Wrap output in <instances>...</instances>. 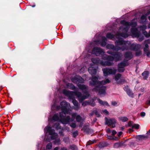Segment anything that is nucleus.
<instances>
[{
  "mask_svg": "<svg viewBox=\"0 0 150 150\" xmlns=\"http://www.w3.org/2000/svg\"><path fill=\"white\" fill-rule=\"evenodd\" d=\"M102 112L104 114L106 115H107L108 114V112L106 110H102Z\"/></svg>",
  "mask_w": 150,
  "mask_h": 150,
  "instance_id": "4c0bfd02",
  "label": "nucleus"
},
{
  "mask_svg": "<svg viewBox=\"0 0 150 150\" xmlns=\"http://www.w3.org/2000/svg\"><path fill=\"white\" fill-rule=\"evenodd\" d=\"M140 115L142 117H143L145 116V113L144 112H142L140 113Z\"/></svg>",
  "mask_w": 150,
  "mask_h": 150,
  "instance_id": "c03bdc74",
  "label": "nucleus"
},
{
  "mask_svg": "<svg viewBox=\"0 0 150 150\" xmlns=\"http://www.w3.org/2000/svg\"><path fill=\"white\" fill-rule=\"evenodd\" d=\"M70 126L72 128H74L76 127V125L75 123H72L70 124Z\"/></svg>",
  "mask_w": 150,
  "mask_h": 150,
  "instance_id": "e433bc0d",
  "label": "nucleus"
},
{
  "mask_svg": "<svg viewBox=\"0 0 150 150\" xmlns=\"http://www.w3.org/2000/svg\"><path fill=\"white\" fill-rule=\"evenodd\" d=\"M115 79L116 81V83L118 84H123L125 81V80L122 78L121 75L118 73L115 76Z\"/></svg>",
  "mask_w": 150,
  "mask_h": 150,
  "instance_id": "ddd939ff",
  "label": "nucleus"
},
{
  "mask_svg": "<svg viewBox=\"0 0 150 150\" xmlns=\"http://www.w3.org/2000/svg\"><path fill=\"white\" fill-rule=\"evenodd\" d=\"M94 143V142L90 141H88L87 142L86 144L87 145H90V144H93Z\"/></svg>",
  "mask_w": 150,
  "mask_h": 150,
  "instance_id": "58836bf2",
  "label": "nucleus"
},
{
  "mask_svg": "<svg viewBox=\"0 0 150 150\" xmlns=\"http://www.w3.org/2000/svg\"><path fill=\"white\" fill-rule=\"evenodd\" d=\"M112 135H114L116 134L117 132L115 130H113L112 132Z\"/></svg>",
  "mask_w": 150,
  "mask_h": 150,
  "instance_id": "37998d69",
  "label": "nucleus"
},
{
  "mask_svg": "<svg viewBox=\"0 0 150 150\" xmlns=\"http://www.w3.org/2000/svg\"><path fill=\"white\" fill-rule=\"evenodd\" d=\"M105 124L109 127L112 128H114L115 127V124L116 123V121L114 118L108 119L105 118Z\"/></svg>",
  "mask_w": 150,
  "mask_h": 150,
  "instance_id": "9b49d317",
  "label": "nucleus"
},
{
  "mask_svg": "<svg viewBox=\"0 0 150 150\" xmlns=\"http://www.w3.org/2000/svg\"><path fill=\"white\" fill-rule=\"evenodd\" d=\"M106 131L109 134L111 133V131L110 130V129L109 128L106 129Z\"/></svg>",
  "mask_w": 150,
  "mask_h": 150,
  "instance_id": "49530a36",
  "label": "nucleus"
},
{
  "mask_svg": "<svg viewBox=\"0 0 150 150\" xmlns=\"http://www.w3.org/2000/svg\"><path fill=\"white\" fill-rule=\"evenodd\" d=\"M78 134V133L77 131H75L73 133V137H76Z\"/></svg>",
  "mask_w": 150,
  "mask_h": 150,
  "instance_id": "c9c22d12",
  "label": "nucleus"
},
{
  "mask_svg": "<svg viewBox=\"0 0 150 150\" xmlns=\"http://www.w3.org/2000/svg\"><path fill=\"white\" fill-rule=\"evenodd\" d=\"M111 104L112 105L115 106L117 105V103L115 101H112V102Z\"/></svg>",
  "mask_w": 150,
  "mask_h": 150,
  "instance_id": "79ce46f5",
  "label": "nucleus"
},
{
  "mask_svg": "<svg viewBox=\"0 0 150 150\" xmlns=\"http://www.w3.org/2000/svg\"><path fill=\"white\" fill-rule=\"evenodd\" d=\"M144 44H145V48H148L149 46L148 44H146L144 42Z\"/></svg>",
  "mask_w": 150,
  "mask_h": 150,
  "instance_id": "864d4df0",
  "label": "nucleus"
},
{
  "mask_svg": "<svg viewBox=\"0 0 150 150\" xmlns=\"http://www.w3.org/2000/svg\"><path fill=\"white\" fill-rule=\"evenodd\" d=\"M148 133L150 135V129L148 132Z\"/></svg>",
  "mask_w": 150,
  "mask_h": 150,
  "instance_id": "13d9d810",
  "label": "nucleus"
},
{
  "mask_svg": "<svg viewBox=\"0 0 150 150\" xmlns=\"http://www.w3.org/2000/svg\"><path fill=\"white\" fill-rule=\"evenodd\" d=\"M130 126H131L133 128H134L136 129H138L139 128V125L137 124H133V123L132 122H130L129 123Z\"/></svg>",
  "mask_w": 150,
  "mask_h": 150,
  "instance_id": "aec40b11",
  "label": "nucleus"
},
{
  "mask_svg": "<svg viewBox=\"0 0 150 150\" xmlns=\"http://www.w3.org/2000/svg\"><path fill=\"white\" fill-rule=\"evenodd\" d=\"M58 149L59 148L57 147H56L54 149V150H58Z\"/></svg>",
  "mask_w": 150,
  "mask_h": 150,
  "instance_id": "5fc2aeb1",
  "label": "nucleus"
},
{
  "mask_svg": "<svg viewBox=\"0 0 150 150\" xmlns=\"http://www.w3.org/2000/svg\"><path fill=\"white\" fill-rule=\"evenodd\" d=\"M146 16L144 15H142L140 21V23L142 24H146Z\"/></svg>",
  "mask_w": 150,
  "mask_h": 150,
  "instance_id": "6ab92c4d",
  "label": "nucleus"
},
{
  "mask_svg": "<svg viewBox=\"0 0 150 150\" xmlns=\"http://www.w3.org/2000/svg\"><path fill=\"white\" fill-rule=\"evenodd\" d=\"M69 149L71 150H78V149L76 146L74 145H71Z\"/></svg>",
  "mask_w": 150,
  "mask_h": 150,
  "instance_id": "a878e982",
  "label": "nucleus"
},
{
  "mask_svg": "<svg viewBox=\"0 0 150 150\" xmlns=\"http://www.w3.org/2000/svg\"><path fill=\"white\" fill-rule=\"evenodd\" d=\"M122 132H119V133L118 134V137H120L121 135L122 134Z\"/></svg>",
  "mask_w": 150,
  "mask_h": 150,
  "instance_id": "8fccbe9b",
  "label": "nucleus"
},
{
  "mask_svg": "<svg viewBox=\"0 0 150 150\" xmlns=\"http://www.w3.org/2000/svg\"><path fill=\"white\" fill-rule=\"evenodd\" d=\"M95 113L93 112V111H91V112L90 113L89 115L91 116H93L94 114Z\"/></svg>",
  "mask_w": 150,
  "mask_h": 150,
  "instance_id": "09e8293b",
  "label": "nucleus"
},
{
  "mask_svg": "<svg viewBox=\"0 0 150 150\" xmlns=\"http://www.w3.org/2000/svg\"><path fill=\"white\" fill-rule=\"evenodd\" d=\"M91 131V130L88 128H86L84 131V132L88 134H90Z\"/></svg>",
  "mask_w": 150,
  "mask_h": 150,
  "instance_id": "7c9ffc66",
  "label": "nucleus"
},
{
  "mask_svg": "<svg viewBox=\"0 0 150 150\" xmlns=\"http://www.w3.org/2000/svg\"><path fill=\"white\" fill-rule=\"evenodd\" d=\"M107 53L109 54L114 56V57L110 55H107L104 54V52L100 48L94 47L92 53L95 54L96 56L103 55L102 58L103 59L107 60V61H103L98 58H92L91 59L92 62L95 64L100 65L102 66H110L113 65L114 63L112 62L114 60L116 61L121 60L122 56V54L120 52L115 53L111 50H109Z\"/></svg>",
  "mask_w": 150,
  "mask_h": 150,
  "instance_id": "f03ea898",
  "label": "nucleus"
},
{
  "mask_svg": "<svg viewBox=\"0 0 150 150\" xmlns=\"http://www.w3.org/2000/svg\"><path fill=\"white\" fill-rule=\"evenodd\" d=\"M86 69L87 68L86 67L84 66L80 69L79 72L81 73H83L84 72V71L85 70H86Z\"/></svg>",
  "mask_w": 150,
  "mask_h": 150,
  "instance_id": "c756f323",
  "label": "nucleus"
},
{
  "mask_svg": "<svg viewBox=\"0 0 150 150\" xmlns=\"http://www.w3.org/2000/svg\"><path fill=\"white\" fill-rule=\"evenodd\" d=\"M146 104L147 105H150V100H148L146 101Z\"/></svg>",
  "mask_w": 150,
  "mask_h": 150,
  "instance_id": "de8ad7c7",
  "label": "nucleus"
},
{
  "mask_svg": "<svg viewBox=\"0 0 150 150\" xmlns=\"http://www.w3.org/2000/svg\"><path fill=\"white\" fill-rule=\"evenodd\" d=\"M79 88L83 91L84 93L83 96L81 93L77 91H71L64 89L63 91V94L70 99H73L74 96H76L79 101H81L87 98L89 96V93L87 91L88 86L83 84H77Z\"/></svg>",
  "mask_w": 150,
  "mask_h": 150,
  "instance_id": "39448f33",
  "label": "nucleus"
},
{
  "mask_svg": "<svg viewBox=\"0 0 150 150\" xmlns=\"http://www.w3.org/2000/svg\"><path fill=\"white\" fill-rule=\"evenodd\" d=\"M74 98H74L73 99H71L73 100L72 103L75 106V107L74 108V109L76 110H77L79 108V106L78 105V103L77 101L75 100H73Z\"/></svg>",
  "mask_w": 150,
  "mask_h": 150,
  "instance_id": "a211bd4d",
  "label": "nucleus"
},
{
  "mask_svg": "<svg viewBox=\"0 0 150 150\" xmlns=\"http://www.w3.org/2000/svg\"><path fill=\"white\" fill-rule=\"evenodd\" d=\"M107 39L105 37H102L100 41L98 40L96 41L95 43L96 45L100 44V45L102 47H104L106 45Z\"/></svg>",
  "mask_w": 150,
  "mask_h": 150,
  "instance_id": "2eb2a0df",
  "label": "nucleus"
},
{
  "mask_svg": "<svg viewBox=\"0 0 150 150\" xmlns=\"http://www.w3.org/2000/svg\"><path fill=\"white\" fill-rule=\"evenodd\" d=\"M148 27L149 28H150V23H149L148 25Z\"/></svg>",
  "mask_w": 150,
  "mask_h": 150,
  "instance_id": "bf43d9fd",
  "label": "nucleus"
},
{
  "mask_svg": "<svg viewBox=\"0 0 150 150\" xmlns=\"http://www.w3.org/2000/svg\"><path fill=\"white\" fill-rule=\"evenodd\" d=\"M148 19L149 20V21H150V16H149Z\"/></svg>",
  "mask_w": 150,
  "mask_h": 150,
  "instance_id": "052dcab7",
  "label": "nucleus"
},
{
  "mask_svg": "<svg viewBox=\"0 0 150 150\" xmlns=\"http://www.w3.org/2000/svg\"><path fill=\"white\" fill-rule=\"evenodd\" d=\"M121 24L123 25L121 26L120 28L118 31L116 33H115L114 35L112 34V33H109L106 35V37L112 40H115L116 38L117 40H123L120 38V37L126 38L128 37L129 35L127 33V31L129 29L130 27L131 26L132 28L131 30V33L133 37L138 38L140 35V32L135 27L137 25V23L134 21H132L131 22L126 21L123 20L121 21Z\"/></svg>",
  "mask_w": 150,
  "mask_h": 150,
  "instance_id": "f257e3e1",
  "label": "nucleus"
},
{
  "mask_svg": "<svg viewBox=\"0 0 150 150\" xmlns=\"http://www.w3.org/2000/svg\"><path fill=\"white\" fill-rule=\"evenodd\" d=\"M93 112L95 113V115L98 117H99L100 116V114L97 112L96 110H93Z\"/></svg>",
  "mask_w": 150,
  "mask_h": 150,
  "instance_id": "2f4dec72",
  "label": "nucleus"
},
{
  "mask_svg": "<svg viewBox=\"0 0 150 150\" xmlns=\"http://www.w3.org/2000/svg\"><path fill=\"white\" fill-rule=\"evenodd\" d=\"M98 68V67H94V66H93L90 67L88 69V72L92 76V79L93 77H96L95 76H94L95 75L96 73L97 70ZM91 82H92V79H91V81L89 82V83Z\"/></svg>",
  "mask_w": 150,
  "mask_h": 150,
  "instance_id": "4468645a",
  "label": "nucleus"
},
{
  "mask_svg": "<svg viewBox=\"0 0 150 150\" xmlns=\"http://www.w3.org/2000/svg\"><path fill=\"white\" fill-rule=\"evenodd\" d=\"M115 44V47L113 45L108 44L106 45V47L107 49H111L113 51L127 50L129 49L132 50L137 51L141 47V45L140 44H137L134 43L131 44L130 41H125L121 39L116 40Z\"/></svg>",
  "mask_w": 150,
  "mask_h": 150,
  "instance_id": "20e7f679",
  "label": "nucleus"
},
{
  "mask_svg": "<svg viewBox=\"0 0 150 150\" xmlns=\"http://www.w3.org/2000/svg\"><path fill=\"white\" fill-rule=\"evenodd\" d=\"M52 147V144L51 143L48 144L46 147V149L49 150Z\"/></svg>",
  "mask_w": 150,
  "mask_h": 150,
  "instance_id": "473e14b6",
  "label": "nucleus"
},
{
  "mask_svg": "<svg viewBox=\"0 0 150 150\" xmlns=\"http://www.w3.org/2000/svg\"><path fill=\"white\" fill-rule=\"evenodd\" d=\"M35 5H33L32 7H35Z\"/></svg>",
  "mask_w": 150,
  "mask_h": 150,
  "instance_id": "680f3d73",
  "label": "nucleus"
},
{
  "mask_svg": "<svg viewBox=\"0 0 150 150\" xmlns=\"http://www.w3.org/2000/svg\"><path fill=\"white\" fill-rule=\"evenodd\" d=\"M61 106H57L55 108H54L55 106V105L54 104V105H53L51 108L52 109V110H54L55 109L57 110H59L60 109H61L62 112H60L59 115L58 114H54L53 116L52 117V121H54V122L56 121H59V122H61L62 124H63L61 120V119H60V113L63 112L62 110V106L60 105Z\"/></svg>",
  "mask_w": 150,
  "mask_h": 150,
  "instance_id": "1a4fd4ad",
  "label": "nucleus"
},
{
  "mask_svg": "<svg viewBox=\"0 0 150 150\" xmlns=\"http://www.w3.org/2000/svg\"><path fill=\"white\" fill-rule=\"evenodd\" d=\"M124 57L128 60L127 61L124 60L123 62L118 64L117 70L119 72H122L124 71V67L129 65L128 60L132 58L133 57V55L132 52H127L125 53Z\"/></svg>",
  "mask_w": 150,
  "mask_h": 150,
  "instance_id": "6e6552de",
  "label": "nucleus"
},
{
  "mask_svg": "<svg viewBox=\"0 0 150 150\" xmlns=\"http://www.w3.org/2000/svg\"><path fill=\"white\" fill-rule=\"evenodd\" d=\"M144 43H146V44H149L150 43V40L148 39L145 41Z\"/></svg>",
  "mask_w": 150,
  "mask_h": 150,
  "instance_id": "a19ab883",
  "label": "nucleus"
},
{
  "mask_svg": "<svg viewBox=\"0 0 150 150\" xmlns=\"http://www.w3.org/2000/svg\"><path fill=\"white\" fill-rule=\"evenodd\" d=\"M60 105L62 106V110L63 112L60 113V118L63 124H69L71 122L73 121L75 118L77 122H80L83 121L80 115H77L76 113H74L71 114V118L69 116H66L67 114H71V109L69 103L65 101H63L60 103Z\"/></svg>",
  "mask_w": 150,
  "mask_h": 150,
  "instance_id": "7ed1b4c3",
  "label": "nucleus"
},
{
  "mask_svg": "<svg viewBox=\"0 0 150 150\" xmlns=\"http://www.w3.org/2000/svg\"><path fill=\"white\" fill-rule=\"evenodd\" d=\"M120 121H121L123 122H125L128 120V118L125 117H121L119 118Z\"/></svg>",
  "mask_w": 150,
  "mask_h": 150,
  "instance_id": "393cba45",
  "label": "nucleus"
},
{
  "mask_svg": "<svg viewBox=\"0 0 150 150\" xmlns=\"http://www.w3.org/2000/svg\"><path fill=\"white\" fill-rule=\"evenodd\" d=\"M105 144L104 142H101L98 145V146L100 148H103L105 147Z\"/></svg>",
  "mask_w": 150,
  "mask_h": 150,
  "instance_id": "c85d7f7f",
  "label": "nucleus"
},
{
  "mask_svg": "<svg viewBox=\"0 0 150 150\" xmlns=\"http://www.w3.org/2000/svg\"><path fill=\"white\" fill-rule=\"evenodd\" d=\"M144 51L145 53L146 54L147 56L149 57L150 56V52L149 48H144Z\"/></svg>",
  "mask_w": 150,
  "mask_h": 150,
  "instance_id": "5701e85b",
  "label": "nucleus"
},
{
  "mask_svg": "<svg viewBox=\"0 0 150 150\" xmlns=\"http://www.w3.org/2000/svg\"><path fill=\"white\" fill-rule=\"evenodd\" d=\"M92 81V82H90V85L96 86L95 87L92 89V91L98 93L102 96H104L105 94L106 87L105 86H103V85L110 83V80L106 79L104 81H99L97 77H93Z\"/></svg>",
  "mask_w": 150,
  "mask_h": 150,
  "instance_id": "423d86ee",
  "label": "nucleus"
},
{
  "mask_svg": "<svg viewBox=\"0 0 150 150\" xmlns=\"http://www.w3.org/2000/svg\"><path fill=\"white\" fill-rule=\"evenodd\" d=\"M112 139L115 140H117V138L116 137H113Z\"/></svg>",
  "mask_w": 150,
  "mask_h": 150,
  "instance_id": "6e6d98bb",
  "label": "nucleus"
},
{
  "mask_svg": "<svg viewBox=\"0 0 150 150\" xmlns=\"http://www.w3.org/2000/svg\"><path fill=\"white\" fill-rule=\"evenodd\" d=\"M104 76H106L109 75H114L117 72V70L114 67L112 68H105L102 69Z\"/></svg>",
  "mask_w": 150,
  "mask_h": 150,
  "instance_id": "9d476101",
  "label": "nucleus"
},
{
  "mask_svg": "<svg viewBox=\"0 0 150 150\" xmlns=\"http://www.w3.org/2000/svg\"><path fill=\"white\" fill-rule=\"evenodd\" d=\"M68 140H69V139L68 138H65L64 139V141L65 142H67L68 141Z\"/></svg>",
  "mask_w": 150,
  "mask_h": 150,
  "instance_id": "603ef678",
  "label": "nucleus"
},
{
  "mask_svg": "<svg viewBox=\"0 0 150 150\" xmlns=\"http://www.w3.org/2000/svg\"><path fill=\"white\" fill-rule=\"evenodd\" d=\"M72 82L74 83L79 84V83H83L84 82V79L79 76H76L71 78Z\"/></svg>",
  "mask_w": 150,
  "mask_h": 150,
  "instance_id": "f8f14e48",
  "label": "nucleus"
},
{
  "mask_svg": "<svg viewBox=\"0 0 150 150\" xmlns=\"http://www.w3.org/2000/svg\"><path fill=\"white\" fill-rule=\"evenodd\" d=\"M124 89L129 96L132 97V96L133 94L129 90L128 86H125L124 88Z\"/></svg>",
  "mask_w": 150,
  "mask_h": 150,
  "instance_id": "f3484780",
  "label": "nucleus"
},
{
  "mask_svg": "<svg viewBox=\"0 0 150 150\" xmlns=\"http://www.w3.org/2000/svg\"><path fill=\"white\" fill-rule=\"evenodd\" d=\"M44 131L46 133L45 134V139H46V135L47 133H48L49 135H51L50 138H47L46 140L49 142L51 141L53 139H55L54 142L55 144H59L60 142V139L59 138L56 139L58 137L57 134L55 133L54 130L52 129L51 127L47 126L45 127L44 129Z\"/></svg>",
  "mask_w": 150,
  "mask_h": 150,
  "instance_id": "0eeeda50",
  "label": "nucleus"
},
{
  "mask_svg": "<svg viewBox=\"0 0 150 150\" xmlns=\"http://www.w3.org/2000/svg\"><path fill=\"white\" fill-rule=\"evenodd\" d=\"M140 30H144L146 28V26L145 25H144L142 26H140Z\"/></svg>",
  "mask_w": 150,
  "mask_h": 150,
  "instance_id": "72a5a7b5",
  "label": "nucleus"
},
{
  "mask_svg": "<svg viewBox=\"0 0 150 150\" xmlns=\"http://www.w3.org/2000/svg\"><path fill=\"white\" fill-rule=\"evenodd\" d=\"M141 54V52L140 51H139V52H136V56H139Z\"/></svg>",
  "mask_w": 150,
  "mask_h": 150,
  "instance_id": "a18cd8bd",
  "label": "nucleus"
},
{
  "mask_svg": "<svg viewBox=\"0 0 150 150\" xmlns=\"http://www.w3.org/2000/svg\"><path fill=\"white\" fill-rule=\"evenodd\" d=\"M53 127L57 129H61V127L60 126L59 123H55V124L53 125Z\"/></svg>",
  "mask_w": 150,
  "mask_h": 150,
  "instance_id": "bb28decb",
  "label": "nucleus"
},
{
  "mask_svg": "<svg viewBox=\"0 0 150 150\" xmlns=\"http://www.w3.org/2000/svg\"><path fill=\"white\" fill-rule=\"evenodd\" d=\"M149 73L147 71H144L142 74V75L143 76L144 79H146L148 76Z\"/></svg>",
  "mask_w": 150,
  "mask_h": 150,
  "instance_id": "b1692460",
  "label": "nucleus"
},
{
  "mask_svg": "<svg viewBox=\"0 0 150 150\" xmlns=\"http://www.w3.org/2000/svg\"><path fill=\"white\" fill-rule=\"evenodd\" d=\"M59 133L61 135L63 136L64 135V134L63 133V130H61V131L59 132Z\"/></svg>",
  "mask_w": 150,
  "mask_h": 150,
  "instance_id": "3c124183",
  "label": "nucleus"
},
{
  "mask_svg": "<svg viewBox=\"0 0 150 150\" xmlns=\"http://www.w3.org/2000/svg\"><path fill=\"white\" fill-rule=\"evenodd\" d=\"M143 33L146 38H149L150 37V31L148 33L146 31H144Z\"/></svg>",
  "mask_w": 150,
  "mask_h": 150,
  "instance_id": "cd10ccee",
  "label": "nucleus"
},
{
  "mask_svg": "<svg viewBox=\"0 0 150 150\" xmlns=\"http://www.w3.org/2000/svg\"><path fill=\"white\" fill-rule=\"evenodd\" d=\"M144 39V37L143 36H140L139 37L138 40L140 42H141Z\"/></svg>",
  "mask_w": 150,
  "mask_h": 150,
  "instance_id": "ea45409f",
  "label": "nucleus"
},
{
  "mask_svg": "<svg viewBox=\"0 0 150 150\" xmlns=\"http://www.w3.org/2000/svg\"><path fill=\"white\" fill-rule=\"evenodd\" d=\"M132 131H133V130H132V129H129V132H132Z\"/></svg>",
  "mask_w": 150,
  "mask_h": 150,
  "instance_id": "4d7b16f0",
  "label": "nucleus"
},
{
  "mask_svg": "<svg viewBox=\"0 0 150 150\" xmlns=\"http://www.w3.org/2000/svg\"><path fill=\"white\" fill-rule=\"evenodd\" d=\"M92 103L88 102L87 101H84L82 103V105L83 106H85L87 105H90L92 106H94L95 105V103L94 102V100L93 99H92Z\"/></svg>",
  "mask_w": 150,
  "mask_h": 150,
  "instance_id": "dca6fc26",
  "label": "nucleus"
},
{
  "mask_svg": "<svg viewBox=\"0 0 150 150\" xmlns=\"http://www.w3.org/2000/svg\"><path fill=\"white\" fill-rule=\"evenodd\" d=\"M120 146V144L119 143H116L114 145V147L115 148H117Z\"/></svg>",
  "mask_w": 150,
  "mask_h": 150,
  "instance_id": "f704fd0d",
  "label": "nucleus"
},
{
  "mask_svg": "<svg viewBox=\"0 0 150 150\" xmlns=\"http://www.w3.org/2000/svg\"><path fill=\"white\" fill-rule=\"evenodd\" d=\"M67 86L68 88L72 90H75L76 88L72 83H68L67 84Z\"/></svg>",
  "mask_w": 150,
  "mask_h": 150,
  "instance_id": "4be33fe9",
  "label": "nucleus"
},
{
  "mask_svg": "<svg viewBox=\"0 0 150 150\" xmlns=\"http://www.w3.org/2000/svg\"><path fill=\"white\" fill-rule=\"evenodd\" d=\"M97 100L98 102L101 105L104 106H109L107 102L103 101L100 99H98Z\"/></svg>",
  "mask_w": 150,
  "mask_h": 150,
  "instance_id": "412c9836",
  "label": "nucleus"
}]
</instances>
